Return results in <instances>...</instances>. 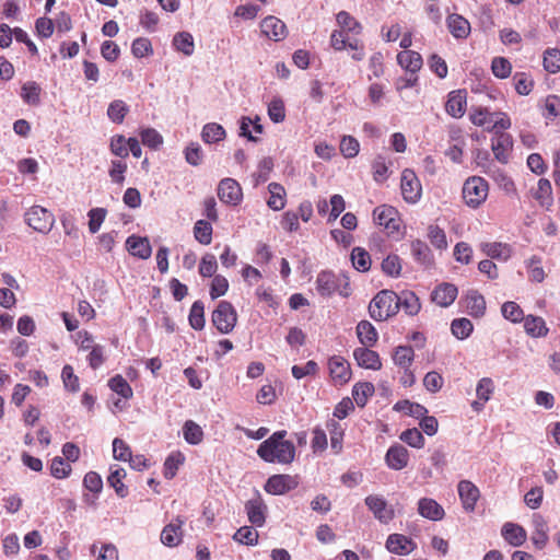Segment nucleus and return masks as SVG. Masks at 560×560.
<instances>
[{
    "instance_id": "423d86ee",
    "label": "nucleus",
    "mask_w": 560,
    "mask_h": 560,
    "mask_svg": "<svg viewBox=\"0 0 560 560\" xmlns=\"http://www.w3.org/2000/svg\"><path fill=\"white\" fill-rule=\"evenodd\" d=\"M25 221L33 230L47 234L54 226L55 217L42 206H33L25 213Z\"/></svg>"
},
{
    "instance_id": "bf43d9fd",
    "label": "nucleus",
    "mask_w": 560,
    "mask_h": 560,
    "mask_svg": "<svg viewBox=\"0 0 560 560\" xmlns=\"http://www.w3.org/2000/svg\"><path fill=\"white\" fill-rule=\"evenodd\" d=\"M502 315L505 319L516 324L523 322L525 318L524 312L521 306L513 301H508L503 303L501 307Z\"/></svg>"
},
{
    "instance_id": "b1692460",
    "label": "nucleus",
    "mask_w": 560,
    "mask_h": 560,
    "mask_svg": "<svg viewBox=\"0 0 560 560\" xmlns=\"http://www.w3.org/2000/svg\"><path fill=\"white\" fill-rule=\"evenodd\" d=\"M418 513L431 521H441L445 516L442 505L431 498H422L418 501Z\"/></svg>"
},
{
    "instance_id": "c9c22d12",
    "label": "nucleus",
    "mask_w": 560,
    "mask_h": 560,
    "mask_svg": "<svg viewBox=\"0 0 560 560\" xmlns=\"http://www.w3.org/2000/svg\"><path fill=\"white\" fill-rule=\"evenodd\" d=\"M21 98L31 106H37L40 103L42 88L35 81H27L21 86Z\"/></svg>"
},
{
    "instance_id": "c85d7f7f",
    "label": "nucleus",
    "mask_w": 560,
    "mask_h": 560,
    "mask_svg": "<svg viewBox=\"0 0 560 560\" xmlns=\"http://www.w3.org/2000/svg\"><path fill=\"white\" fill-rule=\"evenodd\" d=\"M481 250L492 259L506 261L512 256V247L506 243L489 242L481 244Z\"/></svg>"
},
{
    "instance_id": "2eb2a0df",
    "label": "nucleus",
    "mask_w": 560,
    "mask_h": 560,
    "mask_svg": "<svg viewBox=\"0 0 560 560\" xmlns=\"http://www.w3.org/2000/svg\"><path fill=\"white\" fill-rule=\"evenodd\" d=\"M245 511L252 525L256 527L264 526L266 522L267 505L259 494L245 503Z\"/></svg>"
},
{
    "instance_id": "69168bd1",
    "label": "nucleus",
    "mask_w": 560,
    "mask_h": 560,
    "mask_svg": "<svg viewBox=\"0 0 560 560\" xmlns=\"http://www.w3.org/2000/svg\"><path fill=\"white\" fill-rule=\"evenodd\" d=\"M401 259L396 254L388 255L382 261V270L389 277H398L401 272Z\"/></svg>"
},
{
    "instance_id": "9d476101",
    "label": "nucleus",
    "mask_w": 560,
    "mask_h": 560,
    "mask_svg": "<svg viewBox=\"0 0 560 560\" xmlns=\"http://www.w3.org/2000/svg\"><path fill=\"white\" fill-rule=\"evenodd\" d=\"M328 369L331 381L335 385L342 386L351 380V368L349 362L341 355H332L328 360Z\"/></svg>"
},
{
    "instance_id": "f3484780",
    "label": "nucleus",
    "mask_w": 560,
    "mask_h": 560,
    "mask_svg": "<svg viewBox=\"0 0 560 560\" xmlns=\"http://www.w3.org/2000/svg\"><path fill=\"white\" fill-rule=\"evenodd\" d=\"M457 490L464 510L467 512L475 511L480 497L479 489L471 481L462 480L458 482Z\"/></svg>"
},
{
    "instance_id": "1a4fd4ad",
    "label": "nucleus",
    "mask_w": 560,
    "mask_h": 560,
    "mask_svg": "<svg viewBox=\"0 0 560 560\" xmlns=\"http://www.w3.org/2000/svg\"><path fill=\"white\" fill-rule=\"evenodd\" d=\"M217 194L221 202L229 206H238L243 200V190L241 185L231 177L220 180Z\"/></svg>"
},
{
    "instance_id": "c756f323",
    "label": "nucleus",
    "mask_w": 560,
    "mask_h": 560,
    "mask_svg": "<svg viewBox=\"0 0 560 560\" xmlns=\"http://www.w3.org/2000/svg\"><path fill=\"white\" fill-rule=\"evenodd\" d=\"M523 322L526 334L533 338L546 337L549 332L545 319L540 316L527 315Z\"/></svg>"
},
{
    "instance_id": "f257e3e1",
    "label": "nucleus",
    "mask_w": 560,
    "mask_h": 560,
    "mask_svg": "<svg viewBox=\"0 0 560 560\" xmlns=\"http://www.w3.org/2000/svg\"><path fill=\"white\" fill-rule=\"evenodd\" d=\"M285 430L272 433L257 448V455L266 463L291 464L295 458L294 444L285 440Z\"/></svg>"
},
{
    "instance_id": "f8f14e48",
    "label": "nucleus",
    "mask_w": 560,
    "mask_h": 560,
    "mask_svg": "<svg viewBox=\"0 0 560 560\" xmlns=\"http://www.w3.org/2000/svg\"><path fill=\"white\" fill-rule=\"evenodd\" d=\"M513 149L511 135L505 132H495L491 138V150L498 162L506 164Z\"/></svg>"
},
{
    "instance_id": "4d7b16f0",
    "label": "nucleus",
    "mask_w": 560,
    "mask_h": 560,
    "mask_svg": "<svg viewBox=\"0 0 560 560\" xmlns=\"http://www.w3.org/2000/svg\"><path fill=\"white\" fill-rule=\"evenodd\" d=\"M259 534L252 526H242L236 530L233 539L240 544L255 546L258 542Z\"/></svg>"
},
{
    "instance_id": "49530a36",
    "label": "nucleus",
    "mask_w": 560,
    "mask_h": 560,
    "mask_svg": "<svg viewBox=\"0 0 560 560\" xmlns=\"http://www.w3.org/2000/svg\"><path fill=\"white\" fill-rule=\"evenodd\" d=\"M174 47L185 56H191L195 50L192 35L188 32H180L173 38Z\"/></svg>"
},
{
    "instance_id": "37998d69",
    "label": "nucleus",
    "mask_w": 560,
    "mask_h": 560,
    "mask_svg": "<svg viewBox=\"0 0 560 560\" xmlns=\"http://www.w3.org/2000/svg\"><path fill=\"white\" fill-rule=\"evenodd\" d=\"M415 359V351L410 346H398L393 353L394 363L399 368H410Z\"/></svg>"
},
{
    "instance_id": "79ce46f5",
    "label": "nucleus",
    "mask_w": 560,
    "mask_h": 560,
    "mask_svg": "<svg viewBox=\"0 0 560 560\" xmlns=\"http://www.w3.org/2000/svg\"><path fill=\"white\" fill-rule=\"evenodd\" d=\"M183 435L187 443L198 445L203 441V431L199 424L192 420H187L183 425Z\"/></svg>"
},
{
    "instance_id": "20e7f679",
    "label": "nucleus",
    "mask_w": 560,
    "mask_h": 560,
    "mask_svg": "<svg viewBox=\"0 0 560 560\" xmlns=\"http://www.w3.org/2000/svg\"><path fill=\"white\" fill-rule=\"evenodd\" d=\"M316 289L322 296H330L336 292L343 298L351 294V287L347 278L337 277L334 272L326 270L317 275Z\"/></svg>"
},
{
    "instance_id": "ddd939ff",
    "label": "nucleus",
    "mask_w": 560,
    "mask_h": 560,
    "mask_svg": "<svg viewBox=\"0 0 560 560\" xmlns=\"http://www.w3.org/2000/svg\"><path fill=\"white\" fill-rule=\"evenodd\" d=\"M365 504L380 522L388 523L394 518V510L388 506L383 497L374 494L368 495L365 498Z\"/></svg>"
},
{
    "instance_id": "3c124183",
    "label": "nucleus",
    "mask_w": 560,
    "mask_h": 560,
    "mask_svg": "<svg viewBox=\"0 0 560 560\" xmlns=\"http://www.w3.org/2000/svg\"><path fill=\"white\" fill-rule=\"evenodd\" d=\"M108 387L125 399H130L133 395L129 383L119 374L108 381Z\"/></svg>"
},
{
    "instance_id": "a211bd4d",
    "label": "nucleus",
    "mask_w": 560,
    "mask_h": 560,
    "mask_svg": "<svg viewBox=\"0 0 560 560\" xmlns=\"http://www.w3.org/2000/svg\"><path fill=\"white\" fill-rule=\"evenodd\" d=\"M386 465L394 470H401L408 466L409 452L401 444L392 445L385 455Z\"/></svg>"
},
{
    "instance_id": "9b49d317",
    "label": "nucleus",
    "mask_w": 560,
    "mask_h": 560,
    "mask_svg": "<svg viewBox=\"0 0 560 560\" xmlns=\"http://www.w3.org/2000/svg\"><path fill=\"white\" fill-rule=\"evenodd\" d=\"M299 486L296 476L291 475H272L265 485V491L273 495L284 494Z\"/></svg>"
},
{
    "instance_id": "4be33fe9",
    "label": "nucleus",
    "mask_w": 560,
    "mask_h": 560,
    "mask_svg": "<svg viewBox=\"0 0 560 560\" xmlns=\"http://www.w3.org/2000/svg\"><path fill=\"white\" fill-rule=\"evenodd\" d=\"M184 523V520L178 516L172 523L167 524L161 533L162 544L167 547H175L179 545L183 537L182 527Z\"/></svg>"
},
{
    "instance_id": "7ed1b4c3",
    "label": "nucleus",
    "mask_w": 560,
    "mask_h": 560,
    "mask_svg": "<svg viewBox=\"0 0 560 560\" xmlns=\"http://www.w3.org/2000/svg\"><path fill=\"white\" fill-rule=\"evenodd\" d=\"M489 184L481 176L468 177L462 189L464 202L471 209L479 208L488 198Z\"/></svg>"
},
{
    "instance_id": "4c0bfd02",
    "label": "nucleus",
    "mask_w": 560,
    "mask_h": 560,
    "mask_svg": "<svg viewBox=\"0 0 560 560\" xmlns=\"http://www.w3.org/2000/svg\"><path fill=\"white\" fill-rule=\"evenodd\" d=\"M375 387L370 382H359L352 388L353 400L359 407L363 408L369 398L373 396Z\"/></svg>"
},
{
    "instance_id": "5701e85b",
    "label": "nucleus",
    "mask_w": 560,
    "mask_h": 560,
    "mask_svg": "<svg viewBox=\"0 0 560 560\" xmlns=\"http://www.w3.org/2000/svg\"><path fill=\"white\" fill-rule=\"evenodd\" d=\"M458 290L452 283H441L432 292V301L441 307H447L456 300Z\"/></svg>"
},
{
    "instance_id": "dca6fc26",
    "label": "nucleus",
    "mask_w": 560,
    "mask_h": 560,
    "mask_svg": "<svg viewBox=\"0 0 560 560\" xmlns=\"http://www.w3.org/2000/svg\"><path fill=\"white\" fill-rule=\"evenodd\" d=\"M467 105L466 90H455L448 93L445 103V112L454 117L462 118L465 115Z\"/></svg>"
},
{
    "instance_id": "864d4df0",
    "label": "nucleus",
    "mask_w": 560,
    "mask_h": 560,
    "mask_svg": "<svg viewBox=\"0 0 560 560\" xmlns=\"http://www.w3.org/2000/svg\"><path fill=\"white\" fill-rule=\"evenodd\" d=\"M218 270V261L213 254L207 253L205 254L199 262L198 271L199 275L203 278H213Z\"/></svg>"
},
{
    "instance_id": "4468645a",
    "label": "nucleus",
    "mask_w": 560,
    "mask_h": 560,
    "mask_svg": "<svg viewBox=\"0 0 560 560\" xmlns=\"http://www.w3.org/2000/svg\"><path fill=\"white\" fill-rule=\"evenodd\" d=\"M261 33L269 39L275 42L282 40L288 35L287 25L280 19L269 15L260 23Z\"/></svg>"
},
{
    "instance_id": "39448f33",
    "label": "nucleus",
    "mask_w": 560,
    "mask_h": 560,
    "mask_svg": "<svg viewBox=\"0 0 560 560\" xmlns=\"http://www.w3.org/2000/svg\"><path fill=\"white\" fill-rule=\"evenodd\" d=\"M211 322L221 334L231 332L237 323V313L228 301H220L212 312Z\"/></svg>"
},
{
    "instance_id": "a18cd8bd",
    "label": "nucleus",
    "mask_w": 560,
    "mask_h": 560,
    "mask_svg": "<svg viewBox=\"0 0 560 560\" xmlns=\"http://www.w3.org/2000/svg\"><path fill=\"white\" fill-rule=\"evenodd\" d=\"M129 113V106L121 100H115L109 103L107 116L114 124H122Z\"/></svg>"
},
{
    "instance_id": "de8ad7c7",
    "label": "nucleus",
    "mask_w": 560,
    "mask_h": 560,
    "mask_svg": "<svg viewBox=\"0 0 560 560\" xmlns=\"http://www.w3.org/2000/svg\"><path fill=\"white\" fill-rule=\"evenodd\" d=\"M189 325L195 330H201L205 327V305L201 301H195L190 307L188 316Z\"/></svg>"
},
{
    "instance_id": "ea45409f",
    "label": "nucleus",
    "mask_w": 560,
    "mask_h": 560,
    "mask_svg": "<svg viewBox=\"0 0 560 560\" xmlns=\"http://www.w3.org/2000/svg\"><path fill=\"white\" fill-rule=\"evenodd\" d=\"M532 196L541 206L549 205L552 200V187L550 180L547 178H540L537 183V187L532 189Z\"/></svg>"
},
{
    "instance_id": "e2e57ef3",
    "label": "nucleus",
    "mask_w": 560,
    "mask_h": 560,
    "mask_svg": "<svg viewBox=\"0 0 560 560\" xmlns=\"http://www.w3.org/2000/svg\"><path fill=\"white\" fill-rule=\"evenodd\" d=\"M526 266L528 268V277L534 282H542L545 279V271L541 266V258L539 256H532Z\"/></svg>"
},
{
    "instance_id": "338daca9",
    "label": "nucleus",
    "mask_w": 560,
    "mask_h": 560,
    "mask_svg": "<svg viewBox=\"0 0 560 560\" xmlns=\"http://www.w3.org/2000/svg\"><path fill=\"white\" fill-rule=\"evenodd\" d=\"M399 438L411 447L422 448L424 446V438L417 428L405 430Z\"/></svg>"
},
{
    "instance_id": "a878e982",
    "label": "nucleus",
    "mask_w": 560,
    "mask_h": 560,
    "mask_svg": "<svg viewBox=\"0 0 560 560\" xmlns=\"http://www.w3.org/2000/svg\"><path fill=\"white\" fill-rule=\"evenodd\" d=\"M126 247L130 255L140 259H148L152 254V247L147 237L131 235L126 241Z\"/></svg>"
},
{
    "instance_id": "2f4dec72",
    "label": "nucleus",
    "mask_w": 560,
    "mask_h": 560,
    "mask_svg": "<svg viewBox=\"0 0 560 560\" xmlns=\"http://www.w3.org/2000/svg\"><path fill=\"white\" fill-rule=\"evenodd\" d=\"M397 62L400 67L416 73L422 67V57L419 52L413 50H404L397 55Z\"/></svg>"
},
{
    "instance_id": "72a5a7b5",
    "label": "nucleus",
    "mask_w": 560,
    "mask_h": 560,
    "mask_svg": "<svg viewBox=\"0 0 560 560\" xmlns=\"http://www.w3.org/2000/svg\"><path fill=\"white\" fill-rule=\"evenodd\" d=\"M530 539L535 548L539 550L544 549L549 540L548 525L541 516L534 518V530Z\"/></svg>"
},
{
    "instance_id": "09e8293b",
    "label": "nucleus",
    "mask_w": 560,
    "mask_h": 560,
    "mask_svg": "<svg viewBox=\"0 0 560 560\" xmlns=\"http://www.w3.org/2000/svg\"><path fill=\"white\" fill-rule=\"evenodd\" d=\"M353 267L361 272H365L371 267L370 254L362 247H354L351 252Z\"/></svg>"
},
{
    "instance_id": "13d9d810",
    "label": "nucleus",
    "mask_w": 560,
    "mask_h": 560,
    "mask_svg": "<svg viewBox=\"0 0 560 560\" xmlns=\"http://www.w3.org/2000/svg\"><path fill=\"white\" fill-rule=\"evenodd\" d=\"M513 82L515 91L520 95H528L533 91L535 84L532 77L525 72H516L513 75Z\"/></svg>"
},
{
    "instance_id": "f03ea898",
    "label": "nucleus",
    "mask_w": 560,
    "mask_h": 560,
    "mask_svg": "<svg viewBox=\"0 0 560 560\" xmlns=\"http://www.w3.org/2000/svg\"><path fill=\"white\" fill-rule=\"evenodd\" d=\"M397 294L390 290L380 291L369 304L370 316L377 322L387 320L398 312Z\"/></svg>"
},
{
    "instance_id": "58836bf2",
    "label": "nucleus",
    "mask_w": 560,
    "mask_h": 560,
    "mask_svg": "<svg viewBox=\"0 0 560 560\" xmlns=\"http://www.w3.org/2000/svg\"><path fill=\"white\" fill-rule=\"evenodd\" d=\"M411 254L415 260L423 266H430L433 262L431 249L421 240H415L411 242Z\"/></svg>"
},
{
    "instance_id": "a19ab883",
    "label": "nucleus",
    "mask_w": 560,
    "mask_h": 560,
    "mask_svg": "<svg viewBox=\"0 0 560 560\" xmlns=\"http://www.w3.org/2000/svg\"><path fill=\"white\" fill-rule=\"evenodd\" d=\"M194 237L201 245H209L212 242L213 229L210 221L198 220L194 225Z\"/></svg>"
},
{
    "instance_id": "7c9ffc66",
    "label": "nucleus",
    "mask_w": 560,
    "mask_h": 560,
    "mask_svg": "<svg viewBox=\"0 0 560 560\" xmlns=\"http://www.w3.org/2000/svg\"><path fill=\"white\" fill-rule=\"evenodd\" d=\"M125 478L126 471L124 468L118 465L110 466V474L107 477V482L115 489V492L119 498H126L129 493L128 488L122 482Z\"/></svg>"
},
{
    "instance_id": "5fc2aeb1",
    "label": "nucleus",
    "mask_w": 560,
    "mask_h": 560,
    "mask_svg": "<svg viewBox=\"0 0 560 560\" xmlns=\"http://www.w3.org/2000/svg\"><path fill=\"white\" fill-rule=\"evenodd\" d=\"M327 429L330 434V445L335 453H339L342 450L343 429L339 422L330 420L327 423Z\"/></svg>"
},
{
    "instance_id": "6e6552de",
    "label": "nucleus",
    "mask_w": 560,
    "mask_h": 560,
    "mask_svg": "<svg viewBox=\"0 0 560 560\" xmlns=\"http://www.w3.org/2000/svg\"><path fill=\"white\" fill-rule=\"evenodd\" d=\"M373 219L377 225L386 230L387 234H394L400 228L401 220L398 211L388 205L376 207L373 211Z\"/></svg>"
},
{
    "instance_id": "e433bc0d",
    "label": "nucleus",
    "mask_w": 560,
    "mask_h": 560,
    "mask_svg": "<svg viewBox=\"0 0 560 560\" xmlns=\"http://www.w3.org/2000/svg\"><path fill=\"white\" fill-rule=\"evenodd\" d=\"M268 190L270 194V197L267 200L268 207L275 211L282 210L285 206L287 196L284 187L278 183H270L268 185Z\"/></svg>"
},
{
    "instance_id": "052dcab7",
    "label": "nucleus",
    "mask_w": 560,
    "mask_h": 560,
    "mask_svg": "<svg viewBox=\"0 0 560 560\" xmlns=\"http://www.w3.org/2000/svg\"><path fill=\"white\" fill-rule=\"evenodd\" d=\"M544 68L549 73H557L560 71V50L557 48H548L544 52Z\"/></svg>"
},
{
    "instance_id": "f704fd0d",
    "label": "nucleus",
    "mask_w": 560,
    "mask_h": 560,
    "mask_svg": "<svg viewBox=\"0 0 560 560\" xmlns=\"http://www.w3.org/2000/svg\"><path fill=\"white\" fill-rule=\"evenodd\" d=\"M357 336L365 347H373L378 339L375 327L369 320H361L357 325Z\"/></svg>"
},
{
    "instance_id": "0eeeda50",
    "label": "nucleus",
    "mask_w": 560,
    "mask_h": 560,
    "mask_svg": "<svg viewBox=\"0 0 560 560\" xmlns=\"http://www.w3.org/2000/svg\"><path fill=\"white\" fill-rule=\"evenodd\" d=\"M400 190L407 203L413 205L420 200L422 196V185L412 170L405 168L401 172Z\"/></svg>"
},
{
    "instance_id": "6e6d98bb",
    "label": "nucleus",
    "mask_w": 560,
    "mask_h": 560,
    "mask_svg": "<svg viewBox=\"0 0 560 560\" xmlns=\"http://www.w3.org/2000/svg\"><path fill=\"white\" fill-rule=\"evenodd\" d=\"M452 334L457 339H466L470 336L474 330L472 323L468 318H456L451 324Z\"/></svg>"
},
{
    "instance_id": "aec40b11",
    "label": "nucleus",
    "mask_w": 560,
    "mask_h": 560,
    "mask_svg": "<svg viewBox=\"0 0 560 560\" xmlns=\"http://www.w3.org/2000/svg\"><path fill=\"white\" fill-rule=\"evenodd\" d=\"M503 539L512 547H520L527 540V532L516 523L506 522L501 528Z\"/></svg>"
},
{
    "instance_id": "393cba45",
    "label": "nucleus",
    "mask_w": 560,
    "mask_h": 560,
    "mask_svg": "<svg viewBox=\"0 0 560 560\" xmlns=\"http://www.w3.org/2000/svg\"><path fill=\"white\" fill-rule=\"evenodd\" d=\"M494 388V383L490 377H482L479 380L476 387V395L478 399L471 402V408L477 412L481 411L485 404L491 398Z\"/></svg>"
},
{
    "instance_id": "8fccbe9b",
    "label": "nucleus",
    "mask_w": 560,
    "mask_h": 560,
    "mask_svg": "<svg viewBox=\"0 0 560 560\" xmlns=\"http://www.w3.org/2000/svg\"><path fill=\"white\" fill-rule=\"evenodd\" d=\"M50 475L57 479L68 478L72 471V467L63 457L56 456L51 459Z\"/></svg>"
},
{
    "instance_id": "c03bdc74",
    "label": "nucleus",
    "mask_w": 560,
    "mask_h": 560,
    "mask_svg": "<svg viewBox=\"0 0 560 560\" xmlns=\"http://www.w3.org/2000/svg\"><path fill=\"white\" fill-rule=\"evenodd\" d=\"M201 138L206 143H217L225 138V130L217 122H209L203 126Z\"/></svg>"
},
{
    "instance_id": "412c9836",
    "label": "nucleus",
    "mask_w": 560,
    "mask_h": 560,
    "mask_svg": "<svg viewBox=\"0 0 560 560\" xmlns=\"http://www.w3.org/2000/svg\"><path fill=\"white\" fill-rule=\"evenodd\" d=\"M353 357L359 366L378 371L382 369V361L378 353L368 347L357 348L353 351Z\"/></svg>"
},
{
    "instance_id": "6ab92c4d",
    "label": "nucleus",
    "mask_w": 560,
    "mask_h": 560,
    "mask_svg": "<svg viewBox=\"0 0 560 560\" xmlns=\"http://www.w3.org/2000/svg\"><path fill=\"white\" fill-rule=\"evenodd\" d=\"M465 311L472 317H482L486 313V300L477 290H469L463 298Z\"/></svg>"
},
{
    "instance_id": "0e129e2a",
    "label": "nucleus",
    "mask_w": 560,
    "mask_h": 560,
    "mask_svg": "<svg viewBox=\"0 0 560 560\" xmlns=\"http://www.w3.org/2000/svg\"><path fill=\"white\" fill-rule=\"evenodd\" d=\"M268 116L276 124L284 120L285 106L280 97H273L268 104Z\"/></svg>"
},
{
    "instance_id": "774afa93",
    "label": "nucleus",
    "mask_w": 560,
    "mask_h": 560,
    "mask_svg": "<svg viewBox=\"0 0 560 560\" xmlns=\"http://www.w3.org/2000/svg\"><path fill=\"white\" fill-rule=\"evenodd\" d=\"M142 143L150 149H158L163 143V137L153 128H144L140 131Z\"/></svg>"
},
{
    "instance_id": "cd10ccee",
    "label": "nucleus",
    "mask_w": 560,
    "mask_h": 560,
    "mask_svg": "<svg viewBox=\"0 0 560 560\" xmlns=\"http://www.w3.org/2000/svg\"><path fill=\"white\" fill-rule=\"evenodd\" d=\"M386 548L394 553L407 555L413 550L415 544L405 535L390 534L386 540Z\"/></svg>"
},
{
    "instance_id": "680f3d73",
    "label": "nucleus",
    "mask_w": 560,
    "mask_h": 560,
    "mask_svg": "<svg viewBox=\"0 0 560 560\" xmlns=\"http://www.w3.org/2000/svg\"><path fill=\"white\" fill-rule=\"evenodd\" d=\"M491 70L495 78L506 79L511 75L512 65L504 57H494L491 61Z\"/></svg>"
},
{
    "instance_id": "bb28decb",
    "label": "nucleus",
    "mask_w": 560,
    "mask_h": 560,
    "mask_svg": "<svg viewBox=\"0 0 560 560\" xmlns=\"http://www.w3.org/2000/svg\"><path fill=\"white\" fill-rule=\"evenodd\" d=\"M446 23L450 33L457 39H465L470 34V23L463 15L450 14Z\"/></svg>"
},
{
    "instance_id": "473e14b6",
    "label": "nucleus",
    "mask_w": 560,
    "mask_h": 560,
    "mask_svg": "<svg viewBox=\"0 0 560 560\" xmlns=\"http://www.w3.org/2000/svg\"><path fill=\"white\" fill-rule=\"evenodd\" d=\"M398 310L401 307L404 312L410 316L417 315L421 310V303L419 298L412 291H402L399 295L397 294Z\"/></svg>"
},
{
    "instance_id": "603ef678",
    "label": "nucleus",
    "mask_w": 560,
    "mask_h": 560,
    "mask_svg": "<svg viewBox=\"0 0 560 560\" xmlns=\"http://www.w3.org/2000/svg\"><path fill=\"white\" fill-rule=\"evenodd\" d=\"M336 20L343 32H351L358 35L362 31L361 24L347 11H340L337 14Z\"/></svg>"
}]
</instances>
